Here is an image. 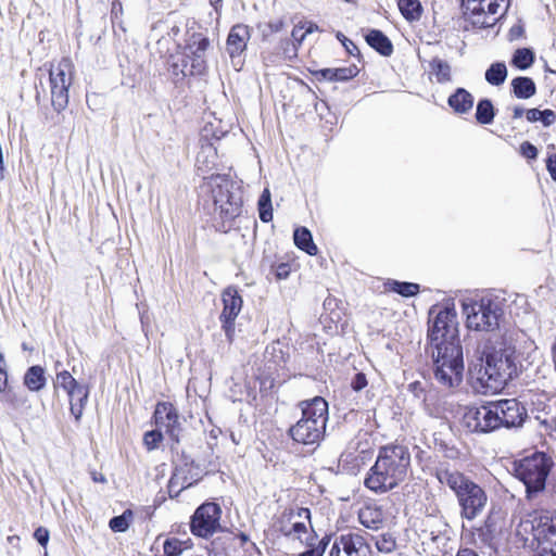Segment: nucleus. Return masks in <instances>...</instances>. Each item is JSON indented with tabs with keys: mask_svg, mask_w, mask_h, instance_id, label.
Instances as JSON below:
<instances>
[{
	"mask_svg": "<svg viewBox=\"0 0 556 556\" xmlns=\"http://www.w3.org/2000/svg\"><path fill=\"white\" fill-rule=\"evenodd\" d=\"M515 350L509 346L498 349L488 339L479 343L475 358L469 362L470 380L481 393H496L504 389L517 375Z\"/></svg>",
	"mask_w": 556,
	"mask_h": 556,
	"instance_id": "nucleus-1",
	"label": "nucleus"
},
{
	"mask_svg": "<svg viewBox=\"0 0 556 556\" xmlns=\"http://www.w3.org/2000/svg\"><path fill=\"white\" fill-rule=\"evenodd\" d=\"M201 193L213 227L224 233L233 229L243 212L241 186L227 175L216 174L204 179Z\"/></svg>",
	"mask_w": 556,
	"mask_h": 556,
	"instance_id": "nucleus-2",
	"label": "nucleus"
},
{
	"mask_svg": "<svg viewBox=\"0 0 556 556\" xmlns=\"http://www.w3.org/2000/svg\"><path fill=\"white\" fill-rule=\"evenodd\" d=\"M409 467L410 453L407 446L401 444L382 446L364 484L375 493H386L406 479Z\"/></svg>",
	"mask_w": 556,
	"mask_h": 556,
	"instance_id": "nucleus-3",
	"label": "nucleus"
},
{
	"mask_svg": "<svg viewBox=\"0 0 556 556\" xmlns=\"http://www.w3.org/2000/svg\"><path fill=\"white\" fill-rule=\"evenodd\" d=\"M435 477L441 484L447 485L455 493L463 519L471 521L482 514L488 495L479 484L458 470L443 465L437 468Z\"/></svg>",
	"mask_w": 556,
	"mask_h": 556,
	"instance_id": "nucleus-4",
	"label": "nucleus"
},
{
	"mask_svg": "<svg viewBox=\"0 0 556 556\" xmlns=\"http://www.w3.org/2000/svg\"><path fill=\"white\" fill-rule=\"evenodd\" d=\"M302 417L292 425L288 434L299 444L318 445L326 433L328 403L321 396L300 402Z\"/></svg>",
	"mask_w": 556,
	"mask_h": 556,
	"instance_id": "nucleus-5",
	"label": "nucleus"
},
{
	"mask_svg": "<svg viewBox=\"0 0 556 556\" xmlns=\"http://www.w3.org/2000/svg\"><path fill=\"white\" fill-rule=\"evenodd\" d=\"M463 313L466 315V326L470 330L483 331L496 337L505 324L504 300L484 295L479 300L463 303Z\"/></svg>",
	"mask_w": 556,
	"mask_h": 556,
	"instance_id": "nucleus-6",
	"label": "nucleus"
},
{
	"mask_svg": "<svg viewBox=\"0 0 556 556\" xmlns=\"http://www.w3.org/2000/svg\"><path fill=\"white\" fill-rule=\"evenodd\" d=\"M428 338L431 351L450 350V348L462 349L458 336L457 314L454 305L444 306L429 311Z\"/></svg>",
	"mask_w": 556,
	"mask_h": 556,
	"instance_id": "nucleus-7",
	"label": "nucleus"
},
{
	"mask_svg": "<svg viewBox=\"0 0 556 556\" xmlns=\"http://www.w3.org/2000/svg\"><path fill=\"white\" fill-rule=\"evenodd\" d=\"M433 359V377L442 389L457 388L463 381V349L450 348L443 351H431Z\"/></svg>",
	"mask_w": 556,
	"mask_h": 556,
	"instance_id": "nucleus-8",
	"label": "nucleus"
},
{
	"mask_svg": "<svg viewBox=\"0 0 556 556\" xmlns=\"http://www.w3.org/2000/svg\"><path fill=\"white\" fill-rule=\"evenodd\" d=\"M552 465L544 453H534L515 464V476L525 484L528 497L545 489Z\"/></svg>",
	"mask_w": 556,
	"mask_h": 556,
	"instance_id": "nucleus-9",
	"label": "nucleus"
},
{
	"mask_svg": "<svg viewBox=\"0 0 556 556\" xmlns=\"http://www.w3.org/2000/svg\"><path fill=\"white\" fill-rule=\"evenodd\" d=\"M51 103L55 111H63L68 104V88L73 80V65L68 59H62L49 71Z\"/></svg>",
	"mask_w": 556,
	"mask_h": 556,
	"instance_id": "nucleus-10",
	"label": "nucleus"
},
{
	"mask_svg": "<svg viewBox=\"0 0 556 556\" xmlns=\"http://www.w3.org/2000/svg\"><path fill=\"white\" fill-rule=\"evenodd\" d=\"M222 508L214 502L200 505L191 517L190 530L195 536L207 539L220 529Z\"/></svg>",
	"mask_w": 556,
	"mask_h": 556,
	"instance_id": "nucleus-11",
	"label": "nucleus"
},
{
	"mask_svg": "<svg viewBox=\"0 0 556 556\" xmlns=\"http://www.w3.org/2000/svg\"><path fill=\"white\" fill-rule=\"evenodd\" d=\"M496 414L497 409H493L492 402L478 407H468L463 416V424L471 432H493L498 429Z\"/></svg>",
	"mask_w": 556,
	"mask_h": 556,
	"instance_id": "nucleus-12",
	"label": "nucleus"
},
{
	"mask_svg": "<svg viewBox=\"0 0 556 556\" xmlns=\"http://www.w3.org/2000/svg\"><path fill=\"white\" fill-rule=\"evenodd\" d=\"M500 4L493 0H467L464 4L465 20L477 28H486L495 24Z\"/></svg>",
	"mask_w": 556,
	"mask_h": 556,
	"instance_id": "nucleus-13",
	"label": "nucleus"
},
{
	"mask_svg": "<svg viewBox=\"0 0 556 556\" xmlns=\"http://www.w3.org/2000/svg\"><path fill=\"white\" fill-rule=\"evenodd\" d=\"M492 407L497 409L498 429L521 427L528 417L526 407L517 399L492 402Z\"/></svg>",
	"mask_w": 556,
	"mask_h": 556,
	"instance_id": "nucleus-14",
	"label": "nucleus"
},
{
	"mask_svg": "<svg viewBox=\"0 0 556 556\" xmlns=\"http://www.w3.org/2000/svg\"><path fill=\"white\" fill-rule=\"evenodd\" d=\"M329 556H371V547L358 532L342 533L334 539Z\"/></svg>",
	"mask_w": 556,
	"mask_h": 556,
	"instance_id": "nucleus-15",
	"label": "nucleus"
},
{
	"mask_svg": "<svg viewBox=\"0 0 556 556\" xmlns=\"http://www.w3.org/2000/svg\"><path fill=\"white\" fill-rule=\"evenodd\" d=\"M222 301L224 308L219 319L228 342H232L235 337V319L242 308L243 301L235 287H228L224 290Z\"/></svg>",
	"mask_w": 556,
	"mask_h": 556,
	"instance_id": "nucleus-16",
	"label": "nucleus"
},
{
	"mask_svg": "<svg viewBox=\"0 0 556 556\" xmlns=\"http://www.w3.org/2000/svg\"><path fill=\"white\" fill-rule=\"evenodd\" d=\"M156 427L178 443L180 433V421L176 408L170 403H159L154 412Z\"/></svg>",
	"mask_w": 556,
	"mask_h": 556,
	"instance_id": "nucleus-17",
	"label": "nucleus"
},
{
	"mask_svg": "<svg viewBox=\"0 0 556 556\" xmlns=\"http://www.w3.org/2000/svg\"><path fill=\"white\" fill-rule=\"evenodd\" d=\"M210 47V40L201 35H193L188 45L189 53L186 55L187 64L190 63L189 74L201 75L206 70V51Z\"/></svg>",
	"mask_w": 556,
	"mask_h": 556,
	"instance_id": "nucleus-18",
	"label": "nucleus"
},
{
	"mask_svg": "<svg viewBox=\"0 0 556 556\" xmlns=\"http://www.w3.org/2000/svg\"><path fill=\"white\" fill-rule=\"evenodd\" d=\"M358 520L365 528L377 531L383 527L386 513L378 504L367 503L359 508Z\"/></svg>",
	"mask_w": 556,
	"mask_h": 556,
	"instance_id": "nucleus-19",
	"label": "nucleus"
},
{
	"mask_svg": "<svg viewBox=\"0 0 556 556\" xmlns=\"http://www.w3.org/2000/svg\"><path fill=\"white\" fill-rule=\"evenodd\" d=\"M532 531L538 545L552 542L549 538L556 535V516L554 517L548 513L541 514L538 518H534Z\"/></svg>",
	"mask_w": 556,
	"mask_h": 556,
	"instance_id": "nucleus-20",
	"label": "nucleus"
},
{
	"mask_svg": "<svg viewBox=\"0 0 556 556\" xmlns=\"http://www.w3.org/2000/svg\"><path fill=\"white\" fill-rule=\"evenodd\" d=\"M279 532L292 540H299L301 543L311 546L312 545V533L309 527H307L304 522L298 521H287L281 516L279 521Z\"/></svg>",
	"mask_w": 556,
	"mask_h": 556,
	"instance_id": "nucleus-21",
	"label": "nucleus"
},
{
	"mask_svg": "<svg viewBox=\"0 0 556 556\" xmlns=\"http://www.w3.org/2000/svg\"><path fill=\"white\" fill-rule=\"evenodd\" d=\"M250 39V30L247 25L237 24L231 27L226 48L231 58L240 55L247 48V43Z\"/></svg>",
	"mask_w": 556,
	"mask_h": 556,
	"instance_id": "nucleus-22",
	"label": "nucleus"
},
{
	"mask_svg": "<svg viewBox=\"0 0 556 556\" xmlns=\"http://www.w3.org/2000/svg\"><path fill=\"white\" fill-rule=\"evenodd\" d=\"M448 105L457 114H466L473 106V96L464 88H457L447 99Z\"/></svg>",
	"mask_w": 556,
	"mask_h": 556,
	"instance_id": "nucleus-23",
	"label": "nucleus"
},
{
	"mask_svg": "<svg viewBox=\"0 0 556 556\" xmlns=\"http://www.w3.org/2000/svg\"><path fill=\"white\" fill-rule=\"evenodd\" d=\"M369 47L375 49L383 56H390L393 53V45L391 40L378 29H370L365 36Z\"/></svg>",
	"mask_w": 556,
	"mask_h": 556,
	"instance_id": "nucleus-24",
	"label": "nucleus"
},
{
	"mask_svg": "<svg viewBox=\"0 0 556 556\" xmlns=\"http://www.w3.org/2000/svg\"><path fill=\"white\" fill-rule=\"evenodd\" d=\"M70 409L76 421H79L89 396V388L85 384L67 394Z\"/></svg>",
	"mask_w": 556,
	"mask_h": 556,
	"instance_id": "nucleus-25",
	"label": "nucleus"
},
{
	"mask_svg": "<svg viewBox=\"0 0 556 556\" xmlns=\"http://www.w3.org/2000/svg\"><path fill=\"white\" fill-rule=\"evenodd\" d=\"M513 92L518 99H529L536 92V86L532 78L519 76L511 80Z\"/></svg>",
	"mask_w": 556,
	"mask_h": 556,
	"instance_id": "nucleus-26",
	"label": "nucleus"
},
{
	"mask_svg": "<svg viewBox=\"0 0 556 556\" xmlns=\"http://www.w3.org/2000/svg\"><path fill=\"white\" fill-rule=\"evenodd\" d=\"M0 402L17 410L27 405V396L24 391L9 387L0 393Z\"/></svg>",
	"mask_w": 556,
	"mask_h": 556,
	"instance_id": "nucleus-27",
	"label": "nucleus"
},
{
	"mask_svg": "<svg viewBox=\"0 0 556 556\" xmlns=\"http://www.w3.org/2000/svg\"><path fill=\"white\" fill-rule=\"evenodd\" d=\"M293 239L295 245L307 254L315 255L317 253V247L313 242L312 233L307 228H296L293 233Z\"/></svg>",
	"mask_w": 556,
	"mask_h": 556,
	"instance_id": "nucleus-28",
	"label": "nucleus"
},
{
	"mask_svg": "<svg viewBox=\"0 0 556 556\" xmlns=\"http://www.w3.org/2000/svg\"><path fill=\"white\" fill-rule=\"evenodd\" d=\"M24 383L30 391H39L46 384L45 370L41 366H31L25 374Z\"/></svg>",
	"mask_w": 556,
	"mask_h": 556,
	"instance_id": "nucleus-29",
	"label": "nucleus"
},
{
	"mask_svg": "<svg viewBox=\"0 0 556 556\" xmlns=\"http://www.w3.org/2000/svg\"><path fill=\"white\" fill-rule=\"evenodd\" d=\"M320 73L328 80L346 81L357 75L358 68L355 65H351L340 68H325Z\"/></svg>",
	"mask_w": 556,
	"mask_h": 556,
	"instance_id": "nucleus-30",
	"label": "nucleus"
},
{
	"mask_svg": "<svg viewBox=\"0 0 556 556\" xmlns=\"http://www.w3.org/2000/svg\"><path fill=\"white\" fill-rule=\"evenodd\" d=\"M507 78V67L504 62H495L485 71V80L492 86H501Z\"/></svg>",
	"mask_w": 556,
	"mask_h": 556,
	"instance_id": "nucleus-31",
	"label": "nucleus"
},
{
	"mask_svg": "<svg viewBox=\"0 0 556 556\" xmlns=\"http://www.w3.org/2000/svg\"><path fill=\"white\" fill-rule=\"evenodd\" d=\"M397 7L407 21H418L421 16V4L418 0H397Z\"/></svg>",
	"mask_w": 556,
	"mask_h": 556,
	"instance_id": "nucleus-32",
	"label": "nucleus"
},
{
	"mask_svg": "<svg viewBox=\"0 0 556 556\" xmlns=\"http://www.w3.org/2000/svg\"><path fill=\"white\" fill-rule=\"evenodd\" d=\"M495 112L492 102L489 99H481L477 104L476 119L482 125L491 124Z\"/></svg>",
	"mask_w": 556,
	"mask_h": 556,
	"instance_id": "nucleus-33",
	"label": "nucleus"
},
{
	"mask_svg": "<svg viewBox=\"0 0 556 556\" xmlns=\"http://www.w3.org/2000/svg\"><path fill=\"white\" fill-rule=\"evenodd\" d=\"M283 519L287 521H298V522H304L307 527H309L311 532H314L312 522H311V510L306 507H296V508H290L286 509L282 513Z\"/></svg>",
	"mask_w": 556,
	"mask_h": 556,
	"instance_id": "nucleus-34",
	"label": "nucleus"
},
{
	"mask_svg": "<svg viewBox=\"0 0 556 556\" xmlns=\"http://www.w3.org/2000/svg\"><path fill=\"white\" fill-rule=\"evenodd\" d=\"M534 62V53L531 49H517L513 55L511 64L519 70L529 68Z\"/></svg>",
	"mask_w": 556,
	"mask_h": 556,
	"instance_id": "nucleus-35",
	"label": "nucleus"
},
{
	"mask_svg": "<svg viewBox=\"0 0 556 556\" xmlns=\"http://www.w3.org/2000/svg\"><path fill=\"white\" fill-rule=\"evenodd\" d=\"M81 386L83 384L78 383L77 380L67 370H62L56 374L54 388L64 390L66 394Z\"/></svg>",
	"mask_w": 556,
	"mask_h": 556,
	"instance_id": "nucleus-36",
	"label": "nucleus"
},
{
	"mask_svg": "<svg viewBox=\"0 0 556 556\" xmlns=\"http://www.w3.org/2000/svg\"><path fill=\"white\" fill-rule=\"evenodd\" d=\"M387 286L391 291L396 292L405 298L416 295L419 292V285L414 282L390 280Z\"/></svg>",
	"mask_w": 556,
	"mask_h": 556,
	"instance_id": "nucleus-37",
	"label": "nucleus"
},
{
	"mask_svg": "<svg viewBox=\"0 0 556 556\" xmlns=\"http://www.w3.org/2000/svg\"><path fill=\"white\" fill-rule=\"evenodd\" d=\"M132 518V511L126 509L122 515L113 517L110 522V529L114 532H125L129 528V522Z\"/></svg>",
	"mask_w": 556,
	"mask_h": 556,
	"instance_id": "nucleus-38",
	"label": "nucleus"
},
{
	"mask_svg": "<svg viewBox=\"0 0 556 556\" xmlns=\"http://www.w3.org/2000/svg\"><path fill=\"white\" fill-rule=\"evenodd\" d=\"M395 546L396 542L391 533H382L376 540V547L381 553H391Z\"/></svg>",
	"mask_w": 556,
	"mask_h": 556,
	"instance_id": "nucleus-39",
	"label": "nucleus"
},
{
	"mask_svg": "<svg viewBox=\"0 0 556 556\" xmlns=\"http://www.w3.org/2000/svg\"><path fill=\"white\" fill-rule=\"evenodd\" d=\"M432 70L435 73L439 83L448 81L451 79V67L442 60H434L432 62Z\"/></svg>",
	"mask_w": 556,
	"mask_h": 556,
	"instance_id": "nucleus-40",
	"label": "nucleus"
},
{
	"mask_svg": "<svg viewBox=\"0 0 556 556\" xmlns=\"http://www.w3.org/2000/svg\"><path fill=\"white\" fill-rule=\"evenodd\" d=\"M164 556H180L184 547L182 542L177 538H168L163 543Z\"/></svg>",
	"mask_w": 556,
	"mask_h": 556,
	"instance_id": "nucleus-41",
	"label": "nucleus"
},
{
	"mask_svg": "<svg viewBox=\"0 0 556 556\" xmlns=\"http://www.w3.org/2000/svg\"><path fill=\"white\" fill-rule=\"evenodd\" d=\"M163 439L162 431L157 428L144 433L143 443L149 451H152L159 446V443Z\"/></svg>",
	"mask_w": 556,
	"mask_h": 556,
	"instance_id": "nucleus-42",
	"label": "nucleus"
},
{
	"mask_svg": "<svg viewBox=\"0 0 556 556\" xmlns=\"http://www.w3.org/2000/svg\"><path fill=\"white\" fill-rule=\"evenodd\" d=\"M533 556H556V542H546L538 545Z\"/></svg>",
	"mask_w": 556,
	"mask_h": 556,
	"instance_id": "nucleus-43",
	"label": "nucleus"
},
{
	"mask_svg": "<svg viewBox=\"0 0 556 556\" xmlns=\"http://www.w3.org/2000/svg\"><path fill=\"white\" fill-rule=\"evenodd\" d=\"M520 153L529 160H534L538 156V149L529 141H525L520 144Z\"/></svg>",
	"mask_w": 556,
	"mask_h": 556,
	"instance_id": "nucleus-44",
	"label": "nucleus"
},
{
	"mask_svg": "<svg viewBox=\"0 0 556 556\" xmlns=\"http://www.w3.org/2000/svg\"><path fill=\"white\" fill-rule=\"evenodd\" d=\"M258 214H260V219L263 223L270 222L273 219L271 203H267V204L258 203Z\"/></svg>",
	"mask_w": 556,
	"mask_h": 556,
	"instance_id": "nucleus-45",
	"label": "nucleus"
},
{
	"mask_svg": "<svg viewBox=\"0 0 556 556\" xmlns=\"http://www.w3.org/2000/svg\"><path fill=\"white\" fill-rule=\"evenodd\" d=\"M367 383L368 382L365 374L357 372L351 381V387L354 391L358 392L363 390L367 386Z\"/></svg>",
	"mask_w": 556,
	"mask_h": 556,
	"instance_id": "nucleus-46",
	"label": "nucleus"
},
{
	"mask_svg": "<svg viewBox=\"0 0 556 556\" xmlns=\"http://www.w3.org/2000/svg\"><path fill=\"white\" fill-rule=\"evenodd\" d=\"M176 484H180V489L184 490L190 486L191 482H188L186 478H181L180 471L176 470L169 480V488L172 489Z\"/></svg>",
	"mask_w": 556,
	"mask_h": 556,
	"instance_id": "nucleus-47",
	"label": "nucleus"
},
{
	"mask_svg": "<svg viewBox=\"0 0 556 556\" xmlns=\"http://www.w3.org/2000/svg\"><path fill=\"white\" fill-rule=\"evenodd\" d=\"M208 154L215 155L213 149L211 147L203 149L197 156V164L200 169L203 168V166L208 168V165L206 164V157Z\"/></svg>",
	"mask_w": 556,
	"mask_h": 556,
	"instance_id": "nucleus-48",
	"label": "nucleus"
},
{
	"mask_svg": "<svg viewBox=\"0 0 556 556\" xmlns=\"http://www.w3.org/2000/svg\"><path fill=\"white\" fill-rule=\"evenodd\" d=\"M541 114L539 122H541L545 127L551 126L556 119L555 112L549 109L542 111Z\"/></svg>",
	"mask_w": 556,
	"mask_h": 556,
	"instance_id": "nucleus-49",
	"label": "nucleus"
},
{
	"mask_svg": "<svg viewBox=\"0 0 556 556\" xmlns=\"http://www.w3.org/2000/svg\"><path fill=\"white\" fill-rule=\"evenodd\" d=\"M329 543H330V536L326 535L318 542V544L316 546H314V544L312 543V545L309 546L308 549L317 552L319 554V556H324V553Z\"/></svg>",
	"mask_w": 556,
	"mask_h": 556,
	"instance_id": "nucleus-50",
	"label": "nucleus"
},
{
	"mask_svg": "<svg viewBox=\"0 0 556 556\" xmlns=\"http://www.w3.org/2000/svg\"><path fill=\"white\" fill-rule=\"evenodd\" d=\"M34 536L37 540V542L42 546H45L49 541V532L45 528L36 529Z\"/></svg>",
	"mask_w": 556,
	"mask_h": 556,
	"instance_id": "nucleus-51",
	"label": "nucleus"
},
{
	"mask_svg": "<svg viewBox=\"0 0 556 556\" xmlns=\"http://www.w3.org/2000/svg\"><path fill=\"white\" fill-rule=\"evenodd\" d=\"M546 167L553 180L556 181V154L548 156Z\"/></svg>",
	"mask_w": 556,
	"mask_h": 556,
	"instance_id": "nucleus-52",
	"label": "nucleus"
},
{
	"mask_svg": "<svg viewBox=\"0 0 556 556\" xmlns=\"http://www.w3.org/2000/svg\"><path fill=\"white\" fill-rule=\"evenodd\" d=\"M541 113H542V111L539 109H530V110H527L526 116L529 122L534 123V122H539V119L541 118V115H542Z\"/></svg>",
	"mask_w": 556,
	"mask_h": 556,
	"instance_id": "nucleus-53",
	"label": "nucleus"
},
{
	"mask_svg": "<svg viewBox=\"0 0 556 556\" xmlns=\"http://www.w3.org/2000/svg\"><path fill=\"white\" fill-rule=\"evenodd\" d=\"M276 276L278 279H286L289 276V265L288 264H280L277 267Z\"/></svg>",
	"mask_w": 556,
	"mask_h": 556,
	"instance_id": "nucleus-54",
	"label": "nucleus"
},
{
	"mask_svg": "<svg viewBox=\"0 0 556 556\" xmlns=\"http://www.w3.org/2000/svg\"><path fill=\"white\" fill-rule=\"evenodd\" d=\"M342 43H343L344 48L346 49V51L352 55L358 51V48L356 47V45L352 40L348 39L346 37H343Z\"/></svg>",
	"mask_w": 556,
	"mask_h": 556,
	"instance_id": "nucleus-55",
	"label": "nucleus"
},
{
	"mask_svg": "<svg viewBox=\"0 0 556 556\" xmlns=\"http://www.w3.org/2000/svg\"><path fill=\"white\" fill-rule=\"evenodd\" d=\"M258 203H264V204H267V203H271V199H270V192L268 189H265L260 199H258Z\"/></svg>",
	"mask_w": 556,
	"mask_h": 556,
	"instance_id": "nucleus-56",
	"label": "nucleus"
},
{
	"mask_svg": "<svg viewBox=\"0 0 556 556\" xmlns=\"http://www.w3.org/2000/svg\"><path fill=\"white\" fill-rule=\"evenodd\" d=\"M7 384H8L7 372L0 374V393L8 388Z\"/></svg>",
	"mask_w": 556,
	"mask_h": 556,
	"instance_id": "nucleus-57",
	"label": "nucleus"
},
{
	"mask_svg": "<svg viewBox=\"0 0 556 556\" xmlns=\"http://www.w3.org/2000/svg\"><path fill=\"white\" fill-rule=\"evenodd\" d=\"M282 25H283L282 21L269 23L270 29L275 33L279 31L281 29Z\"/></svg>",
	"mask_w": 556,
	"mask_h": 556,
	"instance_id": "nucleus-58",
	"label": "nucleus"
},
{
	"mask_svg": "<svg viewBox=\"0 0 556 556\" xmlns=\"http://www.w3.org/2000/svg\"><path fill=\"white\" fill-rule=\"evenodd\" d=\"M456 556H478L473 551L465 548L460 549Z\"/></svg>",
	"mask_w": 556,
	"mask_h": 556,
	"instance_id": "nucleus-59",
	"label": "nucleus"
},
{
	"mask_svg": "<svg viewBox=\"0 0 556 556\" xmlns=\"http://www.w3.org/2000/svg\"><path fill=\"white\" fill-rule=\"evenodd\" d=\"M522 31H523V29L521 26H514L510 29V35H511V37L520 36L522 34Z\"/></svg>",
	"mask_w": 556,
	"mask_h": 556,
	"instance_id": "nucleus-60",
	"label": "nucleus"
},
{
	"mask_svg": "<svg viewBox=\"0 0 556 556\" xmlns=\"http://www.w3.org/2000/svg\"><path fill=\"white\" fill-rule=\"evenodd\" d=\"M523 113H525V110L521 106H515L514 108V115H513V117L514 118H519V117L522 116Z\"/></svg>",
	"mask_w": 556,
	"mask_h": 556,
	"instance_id": "nucleus-61",
	"label": "nucleus"
},
{
	"mask_svg": "<svg viewBox=\"0 0 556 556\" xmlns=\"http://www.w3.org/2000/svg\"><path fill=\"white\" fill-rule=\"evenodd\" d=\"M298 556H319L317 552L306 549L305 552L299 554Z\"/></svg>",
	"mask_w": 556,
	"mask_h": 556,
	"instance_id": "nucleus-62",
	"label": "nucleus"
},
{
	"mask_svg": "<svg viewBox=\"0 0 556 556\" xmlns=\"http://www.w3.org/2000/svg\"><path fill=\"white\" fill-rule=\"evenodd\" d=\"M0 374H5V362L3 355L0 353Z\"/></svg>",
	"mask_w": 556,
	"mask_h": 556,
	"instance_id": "nucleus-63",
	"label": "nucleus"
},
{
	"mask_svg": "<svg viewBox=\"0 0 556 556\" xmlns=\"http://www.w3.org/2000/svg\"><path fill=\"white\" fill-rule=\"evenodd\" d=\"M239 539L241 541V544H244V543L249 542V536L245 533H243V532H241L239 534Z\"/></svg>",
	"mask_w": 556,
	"mask_h": 556,
	"instance_id": "nucleus-64",
	"label": "nucleus"
}]
</instances>
